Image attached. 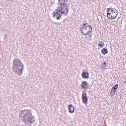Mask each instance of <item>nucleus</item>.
<instances>
[{"label": "nucleus", "instance_id": "15", "mask_svg": "<svg viewBox=\"0 0 126 126\" xmlns=\"http://www.w3.org/2000/svg\"><path fill=\"white\" fill-rule=\"evenodd\" d=\"M102 64H103V66H104L103 67L105 69L108 68V66H107V63H106V62H104L103 63H101Z\"/></svg>", "mask_w": 126, "mask_h": 126}, {"label": "nucleus", "instance_id": "3", "mask_svg": "<svg viewBox=\"0 0 126 126\" xmlns=\"http://www.w3.org/2000/svg\"><path fill=\"white\" fill-rule=\"evenodd\" d=\"M80 31L81 34L84 36L89 35L92 33V27L87 22H83V24L80 28Z\"/></svg>", "mask_w": 126, "mask_h": 126}, {"label": "nucleus", "instance_id": "6", "mask_svg": "<svg viewBox=\"0 0 126 126\" xmlns=\"http://www.w3.org/2000/svg\"><path fill=\"white\" fill-rule=\"evenodd\" d=\"M111 14L109 20H113V19H115L117 16H118V14H119V12H118V10L116 9L115 8H112L111 10Z\"/></svg>", "mask_w": 126, "mask_h": 126}, {"label": "nucleus", "instance_id": "12", "mask_svg": "<svg viewBox=\"0 0 126 126\" xmlns=\"http://www.w3.org/2000/svg\"><path fill=\"white\" fill-rule=\"evenodd\" d=\"M112 10V8H111V7L110 8H108L106 9V11H107V18H108V19H110V16L111 15V12H110V11Z\"/></svg>", "mask_w": 126, "mask_h": 126}, {"label": "nucleus", "instance_id": "9", "mask_svg": "<svg viewBox=\"0 0 126 126\" xmlns=\"http://www.w3.org/2000/svg\"><path fill=\"white\" fill-rule=\"evenodd\" d=\"M81 87L82 89H87L88 88V83L87 81H83L82 82Z\"/></svg>", "mask_w": 126, "mask_h": 126}, {"label": "nucleus", "instance_id": "14", "mask_svg": "<svg viewBox=\"0 0 126 126\" xmlns=\"http://www.w3.org/2000/svg\"><path fill=\"white\" fill-rule=\"evenodd\" d=\"M98 47H100V48H103L104 46H105V43L103 41H100L98 44Z\"/></svg>", "mask_w": 126, "mask_h": 126}, {"label": "nucleus", "instance_id": "1", "mask_svg": "<svg viewBox=\"0 0 126 126\" xmlns=\"http://www.w3.org/2000/svg\"><path fill=\"white\" fill-rule=\"evenodd\" d=\"M31 111V110L24 109L19 113L20 120L23 123H24L25 125H28V124L33 125L35 123V119L34 116L32 115Z\"/></svg>", "mask_w": 126, "mask_h": 126}, {"label": "nucleus", "instance_id": "11", "mask_svg": "<svg viewBox=\"0 0 126 126\" xmlns=\"http://www.w3.org/2000/svg\"><path fill=\"white\" fill-rule=\"evenodd\" d=\"M82 78L88 79L89 78V73L87 71L83 72L81 74Z\"/></svg>", "mask_w": 126, "mask_h": 126}, {"label": "nucleus", "instance_id": "16", "mask_svg": "<svg viewBox=\"0 0 126 126\" xmlns=\"http://www.w3.org/2000/svg\"><path fill=\"white\" fill-rule=\"evenodd\" d=\"M91 37H92V33L91 34V35L89 34V37L91 38Z\"/></svg>", "mask_w": 126, "mask_h": 126}, {"label": "nucleus", "instance_id": "13", "mask_svg": "<svg viewBox=\"0 0 126 126\" xmlns=\"http://www.w3.org/2000/svg\"><path fill=\"white\" fill-rule=\"evenodd\" d=\"M101 54H102V55L105 56V55H107V54H108V49L103 48L101 50Z\"/></svg>", "mask_w": 126, "mask_h": 126}, {"label": "nucleus", "instance_id": "5", "mask_svg": "<svg viewBox=\"0 0 126 126\" xmlns=\"http://www.w3.org/2000/svg\"><path fill=\"white\" fill-rule=\"evenodd\" d=\"M68 0H58V3L60 4L58 7L60 8H62L63 9H65V10L69 11V8H68V6L66 4V2H67Z\"/></svg>", "mask_w": 126, "mask_h": 126}, {"label": "nucleus", "instance_id": "7", "mask_svg": "<svg viewBox=\"0 0 126 126\" xmlns=\"http://www.w3.org/2000/svg\"><path fill=\"white\" fill-rule=\"evenodd\" d=\"M82 100L83 104L87 105V103L88 102V97H87V94L84 93V92H83L82 94Z\"/></svg>", "mask_w": 126, "mask_h": 126}, {"label": "nucleus", "instance_id": "8", "mask_svg": "<svg viewBox=\"0 0 126 126\" xmlns=\"http://www.w3.org/2000/svg\"><path fill=\"white\" fill-rule=\"evenodd\" d=\"M67 109L68 110V112L70 113V114H73V113H74V106L70 104L68 105L67 106Z\"/></svg>", "mask_w": 126, "mask_h": 126}, {"label": "nucleus", "instance_id": "2", "mask_svg": "<svg viewBox=\"0 0 126 126\" xmlns=\"http://www.w3.org/2000/svg\"><path fill=\"white\" fill-rule=\"evenodd\" d=\"M24 67V65L20 59H14L13 60L12 69L15 74L18 75V76H21L23 73Z\"/></svg>", "mask_w": 126, "mask_h": 126}, {"label": "nucleus", "instance_id": "4", "mask_svg": "<svg viewBox=\"0 0 126 126\" xmlns=\"http://www.w3.org/2000/svg\"><path fill=\"white\" fill-rule=\"evenodd\" d=\"M67 13H68L67 10L57 7L55 11H54L53 12L52 15L54 18H56L57 20H60L62 18L63 14H65L66 15Z\"/></svg>", "mask_w": 126, "mask_h": 126}, {"label": "nucleus", "instance_id": "10", "mask_svg": "<svg viewBox=\"0 0 126 126\" xmlns=\"http://www.w3.org/2000/svg\"><path fill=\"white\" fill-rule=\"evenodd\" d=\"M118 88H119V84H117L112 87V89L111 91V94H112V95H115L116 91H117V89H118Z\"/></svg>", "mask_w": 126, "mask_h": 126}]
</instances>
